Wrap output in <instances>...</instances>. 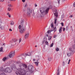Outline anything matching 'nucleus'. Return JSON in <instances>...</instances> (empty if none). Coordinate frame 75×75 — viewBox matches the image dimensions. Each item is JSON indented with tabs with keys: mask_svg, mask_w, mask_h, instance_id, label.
Wrapping results in <instances>:
<instances>
[{
	"mask_svg": "<svg viewBox=\"0 0 75 75\" xmlns=\"http://www.w3.org/2000/svg\"><path fill=\"white\" fill-rule=\"evenodd\" d=\"M27 68V66L25 64H21L19 65L17 69L16 74L17 75H25L26 73L25 69Z\"/></svg>",
	"mask_w": 75,
	"mask_h": 75,
	"instance_id": "1",
	"label": "nucleus"
},
{
	"mask_svg": "<svg viewBox=\"0 0 75 75\" xmlns=\"http://www.w3.org/2000/svg\"><path fill=\"white\" fill-rule=\"evenodd\" d=\"M24 19H22L21 23V25H19L18 27L19 29L20 30L19 31L21 34H23L25 32L26 30L25 26L24 25Z\"/></svg>",
	"mask_w": 75,
	"mask_h": 75,
	"instance_id": "2",
	"label": "nucleus"
},
{
	"mask_svg": "<svg viewBox=\"0 0 75 75\" xmlns=\"http://www.w3.org/2000/svg\"><path fill=\"white\" fill-rule=\"evenodd\" d=\"M28 69H27V68L25 69L26 75H31L32 74H33L34 71H33L34 69V67L32 65H30L28 67Z\"/></svg>",
	"mask_w": 75,
	"mask_h": 75,
	"instance_id": "3",
	"label": "nucleus"
},
{
	"mask_svg": "<svg viewBox=\"0 0 75 75\" xmlns=\"http://www.w3.org/2000/svg\"><path fill=\"white\" fill-rule=\"evenodd\" d=\"M50 10V8H41L40 9V11L41 14H42V16H44V15L45 14H47L49 11Z\"/></svg>",
	"mask_w": 75,
	"mask_h": 75,
	"instance_id": "4",
	"label": "nucleus"
},
{
	"mask_svg": "<svg viewBox=\"0 0 75 75\" xmlns=\"http://www.w3.org/2000/svg\"><path fill=\"white\" fill-rule=\"evenodd\" d=\"M11 68L7 67L4 69V71L5 72H8V73H11L12 72V71L13 70H15L16 69V67L15 65H13L11 66Z\"/></svg>",
	"mask_w": 75,
	"mask_h": 75,
	"instance_id": "5",
	"label": "nucleus"
},
{
	"mask_svg": "<svg viewBox=\"0 0 75 75\" xmlns=\"http://www.w3.org/2000/svg\"><path fill=\"white\" fill-rule=\"evenodd\" d=\"M34 11V10L32 8H28L27 9L26 15L28 17H30L31 14H32V12Z\"/></svg>",
	"mask_w": 75,
	"mask_h": 75,
	"instance_id": "6",
	"label": "nucleus"
},
{
	"mask_svg": "<svg viewBox=\"0 0 75 75\" xmlns=\"http://www.w3.org/2000/svg\"><path fill=\"white\" fill-rule=\"evenodd\" d=\"M74 52V49H72V47H71L69 48V51L67 53V56L68 57H70L71 54H72V53H73Z\"/></svg>",
	"mask_w": 75,
	"mask_h": 75,
	"instance_id": "7",
	"label": "nucleus"
},
{
	"mask_svg": "<svg viewBox=\"0 0 75 75\" xmlns=\"http://www.w3.org/2000/svg\"><path fill=\"white\" fill-rule=\"evenodd\" d=\"M14 55H15V51H13L10 53L9 57L10 58H12V57H13L14 56Z\"/></svg>",
	"mask_w": 75,
	"mask_h": 75,
	"instance_id": "8",
	"label": "nucleus"
},
{
	"mask_svg": "<svg viewBox=\"0 0 75 75\" xmlns=\"http://www.w3.org/2000/svg\"><path fill=\"white\" fill-rule=\"evenodd\" d=\"M4 70H3V68H0V73H1L0 75H6V74L3 73H2Z\"/></svg>",
	"mask_w": 75,
	"mask_h": 75,
	"instance_id": "9",
	"label": "nucleus"
},
{
	"mask_svg": "<svg viewBox=\"0 0 75 75\" xmlns=\"http://www.w3.org/2000/svg\"><path fill=\"white\" fill-rule=\"evenodd\" d=\"M29 36V33H28V32H26L25 36V39H26V38H28Z\"/></svg>",
	"mask_w": 75,
	"mask_h": 75,
	"instance_id": "10",
	"label": "nucleus"
},
{
	"mask_svg": "<svg viewBox=\"0 0 75 75\" xmlns=\"http://www.w3.org/2000/svg\"><path fill=\"white\" fill-rule=\"evenodd\" d=\"M0 28L1 30H4V29H5V26L4 25L0 24Z\"/></svg>",
	"mask_w": 75,
	"mask_h": 75,
	"instance_id": "11",
	"label": "nucleus"
},
{
	"mask_svg": "<svg viewBox=\"0 0 75 75\" xmlns=\"http://www.w3.org/2000/svg\"><path fill=\"white\" fill-rule=\"evenodd\" d=\"M62 27H61L59 28V31L60 33H61V32H62Z\"/></svg>",
	"mask_w": 75,
	"mask_h": 75,
	"instance_id": "12",
	"label": "nucleus"
},
{
	"mask_svg": "<svg viewBox=\"0 0 75 75\" xmlns=\"http://www.w3.org/2000/svg\"><path fill=\"white\" fill-rule=\"evenodd\" d=\"M35 64L36 66H38V64H39V62H35Z\"/></svg>",
	"mask_w": 75,
	"mask_h": 75,
	"instance_id": "13",
	"label": "nucleus"
},
{
	"mask_svg": "<svg viewBox=\"0 0 75 75\" xmlns=\"http://www.w3.org/2000/svg\"><path fill=\"white\" fill-rule=\"evenodd\" d=\"M52 38V36H49L48 38V40L51 41V39Z\"/></svg>",
	"mask_w": 75,
	"mask_h": 75,
	"instance_id": "14",
	"label": "nucleus"
},
{
	"mask_svg": "<svg viewBox=\"0 0 75 75\" xmlns=\"http://www.w3.org/2000/svg\"><path fill=\"white\" fill-rule=\"evenodd\" d=\"M46 4L48 5H50V4H51V2H50V1H47L46 2Z\"/></svg>",
	"mask_w": 75,
	"mask_h": 75,
	"instance_id": "15",
	"label": "nucleus"
},
{
	"mask_svg": "<svg viewBox=\"0 0 75 75\" xmlns=\"http://www.w3.org/2000/svg\"><path fill=\"white\" fill-rule=\"evenodd\" d=\"M14 21H11L10 24H11V25H14Z\"/></svg>",
	"mask_w": 75,
	"mask_h": 75,
	"instance_id": "16",
	"label": "nucleus"
},
{
	"mask_svg": "<svg viewBox=\"0 0 75 75\" xmlns=\"http://www.w3.org/2000/svg\"><path fill=\"white\" fill-rule=\"evenodd\" d=\"M57 18H55L54 19V24H56V23H57Z\"/></svg>",
	"mask_w": 75,
	"mask_h": 75,
	"instance_id": "17",
	"label": "nucleus"
},
{
	"mask_svg": "<svg viewBox=\"0 0 75 75\" xmlns=\"http://www.w3.org/2000/svg\"><path fill=\"white\" fill-rule=\"evenodd\" d=\"M72 47L73 48H71L72 49H74H74H75V45H73L72 46Z\"/></svg>",
	"mask_w": 75,
	"mask_h": 75,
	"instance_id": "18",
	"label": "nucleus"
},
{
	"mask_svg": "<svg viewBox=\"0 0 75 75\" xmlns=\"http://www.w3.org/2000/svg\"><path fill=\"white\" fill-rule=\"evenodd\" d=\"M54 15L56 17H58V13H54Z\"/></svg>",
	"mask_w": 75,
	"mask_h": 75,
	"instance_id": "19",
	"label": "nucleus"
},
{
	"mask_svg": "<svg viewBox=\"0 0 75 75\" xmlns=\"http://www.w3.org/2000/svg\"><path fill=\"white\" fill-rule=\"evenodd\" d=\"M12 40L14 42H16V41H17V39H12Z\"/></svg>",
	"mask_w": 75,
	"mask_h": 75,
	"instance_id": "20",
	"label": "nucleus"
},
{
	"mask_svg": "<svg viewBox=\"0 0 75 75\" xmlns=\"http://www.w3.org/2000/svg\"><path fill=\"white\" fill-rule=\"evenodd\" d=\"M11 63L10 62H8L7 63V65L8 66H9L10 65Z\"/></svg>",
	"mask_w": 75,
	"mask_h": 75,
	"instance_id": "21",
	"label": "nucleus"
},
{
	"mask_svg": "<svg viewBox=\"0 0 75 75\" xmlns=\"http://www.w3.org/2000/svg\"><path fill=\"white\" fill-rule=\"evenodd\" d=\"M3 47H1L0 48V52H3Z\"/></svg>",
	"mask_w": 75,
	"mask_h": 75,
	"instance_id": "22",
	"label": "nucleus"
},
{
	"mask_svg": "<svg viewBox=\"0 0 75 75\" xmlns=\"http://www.w3.org/2000/svg\"><path fill=\"white\" fill-rule=\"evenodd\" d=\"M54 33H55V32L57 31V28L56 27H55L54 28Z\"/></svg>",
	"mask_w": 75,
	"mask_h": 75,
	"instance_id": "23",
	"label": "nucleus"
},
{
	"mask_svg": "<svg viewBox=\"0 0 75 75\" xmlns=\"http://www.w3.org/2000/svg\"><path fill=\"white\" fill-rule=\"evenodd\" d=\"M52 59V58L51 57H49L48 58V61H50Z\"/></svg>",
	"mask_w": 75,
	"mask_h": 75,
	"instance_id": "24",
	"label": "nucleus"
},
{
	"mask_svg": "<svg viewBox=\"0 0 75 75\" xmlns=\"http://www.w3.org/2000/svg\"><path fill=\"white\" fill-rule=\"evenodd\" d=\"M46 41L45 40H44L42 41V44H44L45 43Z\"/></svg>",
	"mask_w": 75,
	"mask_h": 75,
	"instance_id": "25",
	"label": "nucleus"
},
{
	"mask_svg": "<svg viewBox=\"0 0 75 75\" xmlns=\"http://www.w3.org/2000/svg\"><path fill=\"white\" fill-rule=\"evenodd\" d=\"M51 27H52L53 28H54V24L53 23H52L51 24Z\"/></svg>",
	"mask_w": 75,
	"mask_h": 75,
	"instance_id": "26",
	"label": "nucleus"
},
{
	"mask_svg": "<svg viewBox=\"0 0 75 75\" xmlns=\"http://www.w3.org/2000/svg\"><path fill=\"white\" fill-rule=\"evenodd\" d=\"M27 55H28V56H30V55H31V53L30 52H28Z\"/></svg>",
	"mask_w": 75,
	"mask_h": 75,
	"instance_id": "27",
	"label": "nucleus"
},
{
	"mask_svg": "<svg viewBox=\"0 0 75 75\" xmlns=\"http://www.w3.org/2000/svg\"><path fill=\"white\" fill-rule=\"evenodd\" d=\"M57 75H59V69H58L57 71Z\"/></svg>",
	"mask_w": 75,
	"mask_h": 75,
	"instance_id": "28",
	"label": "nucleus"
},
{
	"mask_svg": "<svg viewBox=\"0 0 75 75\" xmlns=\"http://www.w3.org/2000/svg\"><path fill=\"white\" fill-rule=\"evenodd\" d=\"M6 59H7V58L6 57H4L3 58V60L4 61H5V60H6Z\"/></svg>",
	"mask_w": 75,
	"mask_h": 75,
	"instance_id": "29",
	"label": "nucleus"
},
{
	"mask_svg": "<svg viewBox=\"0 0 75 75\" xmlns=\"http://www.w3.org/2000/svg\"><path fill=\"white\" fill-rule=\"evenodd\" d=\"M53 45H54V43H52L50 45V47H53Z\"/></svg>",
	"mask_w": 75,
	"mask_h": 75,
	"instance_id": "30",
	"label": "nucleus"
},
{
	"mask_svg": "<svg viewBox=\"0 0 75 75\" xmlns=\"http://www.w3.org/2000/svg\"><path fill=\"white\" fill-rule=\"evenodd\" d=\"M45 43L46 45H48V42L46 41Z\"/></svg>",
	"mask_w": 75,
	"mask_h": 75,
	"instance_id": "31",
	"label": "nucleus"
},
{
	"mask_svg": "<svg viewBox=\"0 0 75 75\" xmlns=\"http://www.w3.org/2000/svg\"><path fill=\"white\" fill-rule=\"evenodd\" d=\"M56 50L57 51H59V49L57 47L56 48Z\"/></svg>",
	"mask_w": 75,
	"mask_h": 75,
	"instance_id": "32",
	"label": "nucleus"
},
{
	"mask_svg": "<svg viewBox=\"0 0 75 75\" xmlns=\"http://www.w3.org/2000/svg\"><path fill=\"white\" fill-rule=\"evenodd\" d=\"M57 1L59 4L61 3V0H57Z\"/></svg>",
	"mask_w": 75,
	"mask_h": 75,
	"instance_id": "33",
	"label": "nucleus"
},
{
	"mask_svg": "<svg viewBox=\"0 0 75 75\" xmlns=\"http://www.w3.org/2000/svg\"><path fill=\"white\" fill-rule=\"evenodd\" d=\"M25 11H26V10H25V8H24V9H23V12H25Z\"/></svg>",
	"mask_w": 75,
	"mask_h": 75,
	"instance_id": "34",
	"label": "nucleus"
},
{
	"mask_svg": "<svg viewBox=\"0 0 75 75\" xmlns=\"http://www.w3.org/2000/svg\"><path fill=\"white\" fill-rule=\"evenodd\" d=\"M61 24L62 25V27H63V26H64V23H62Z\"/></svg>",
	"mask_w": 75,
	"mask_h": 75,
	"instance_id": "35",
	"label": "nucleus"
},
{
	"mask_svg": "<svg viewBox=\"0 0 75 75\" xmlns=\"http://www.w3.org/2000/svg\"><path fill=\"white\" fill-rule=\"evenodd\" d=\"M21 39L20 38L19 40V43H20V42H21Z\"/></svg>",
	"mask_w": 75,
	"mask_h": 75,
	"instance_id": "36",
	"label": "nucleus"
},
{
	"mask_svg": "<svg viewBox=\"0 0 75 75\" xmlns=\"http://www.w3.org/2000/svg\"><path fill=\"white\" fill-rule=\"evenodd\" d=\"M63 66H64V65H65V62H63Z\"/></svg>",
	"mask_w": 75,
	"mask_h": 75,
	"instance_id": "37",
	"label": "nucleus"
},
{
	"mask_svg": "<svg viewBox=\"0 0 75 75\" xmlns=\"http://www.w3.org/2000/svg\"><path fill=\"white\" fill-rule=\"evenodd\" d=\"M54 31V29H52L51 30H50V32H51V31Z\"/></svg>",
	"mask_w": 75,
	"mask_h": 75,
	"instance_id": "38",
	"label": "nucleus"
},
{
	"mask_svg": "<svg viewBox=\"0 0 75 75\" xmlns=\"http://www.w3.org/2000/svg\"><path fill=\"white\" fill-rule=\"evenodd\" d=\"M50 30H48L47 32V33H48V34H49L50 33Z\"/></svg>",
	"mask_w": 75,
	"mask_h": 75,
	"instance_id": "39",
	"label": "nucleus"
},
{
	"mask_svg": "<svg viewBox=\"0 0 75 75\" xmlns=\"http://www.w3.org/2000/svg\"><path fill=\"white\" fill-rule=\"evenodd\" d=\"M55 10V9H54H54H52V11H57V10Z\"/></svg>",
	"mask_w": 75,
	"mask_h": 75,
	"instance_id": "40",
	"label": "nucleus"
},
{
	"mask_svg": "<svg viewBox=\"0 0 75 75\" xmlns=\"http://www.w3.org/2000/svg\"><path fill=\"white\" fill-rule=\"evenodd\" d=\"M4 1V0H0V1H1V2H3Z\"/></svg>",
	"mask_w": 75,
	"mask_h": 75,
	"instance_id": "41",
	"label": "nucleus"
},
{
	"mask_svg": "<svg viewBox=\"0 0 75 75\" xmlns=\"http://www.w3.org/2000/svg\"><path fill=\"white\" fill-rule=\"evenodd\" d=\"M25 8H26V7H27V5L25 4Z\"/></svg>",
	"mask_w": 75,
	"mask_h": 75,
	"instance_id": "42",
	"label": "nucleus"
},
{
	"mask_svg": "<svg viewBox=\"0 0 75 75\" xmlns=\"http://www.w3.org/2000/svg\"><path fill=\"white\" fill-rule=\"evenodd\" d=\"M8 10H9V11H10L11 10V9H10V8H8Z\"/></svg>",
	"mask_w": 75,
	"mask_h": 75,
	"instance_id": "43",
	"label": "nucleus"
},
{
	"mask_svg": "<svg viewBox=\"0 0 75 75\" xmlns=\"http://www.w3.org/2000/svg\"><path fill=\"white\" fill-rule=\"evenodd\" d=\"M65 28H63V31H65Z\"/></svg>",
	"mask_w": 75,
	"mask_h": 75,
	"instance_id": "44",
	"label": "nucleus"
},
{
	"mask_svg": "<svg viewBox=\"0 0 75 75\" xmlns=\"http://www.w3.org/2000/svg\"><path fill=\"white\" fill-rule=\"evenodd\" d=\"M73 6L75 7V2L73 4Z\"/></svg>",
	"mask_w": 75,
	"mask_h": 75,
	"instance_id": "45",
	"label": "nucleus"
},
{
	"mask_svg": "<svg viewBox=\"0 0 75 75\" xmlns=\"http://www.w3.org/2000/svg\"><path fill=\"white\" fill-rule=\"evenodd\" d=\"M66 28L67 30H68V26H67Z\"/></svg>",
	"mask_w": 75,
	"mask_h": 75,
	"instance_id": "46",
	"label": "nucleus"
},
{
	"mask_svg": "<svg viewBox=\"0 0 75 75\" xmlns=\"http://www.w3.org/2000/svg\"><path fill=\"white\" fill-rule=\"evenodd\" d=\"M27 54H24V57H25L26 56H27Z\"/></svg>",
	"mask_w": 75,
	"mask_h": 75,
	"instance_id": "47",
	"label": "nucleus"
},
{
	"mask_svg": "<svg viewBox=\"0 0 75 75\" xmlns=\"http://www.w3.org/2000/svg\"><path fill=\"white\" fill-rule=\"evenodd\" d=\"M5 38L4 37L2 38V39H4V40H5Z\"/></svg>",
	"mask_w": 75,
	"mask_h": 75,
	"instance_id": "48",
	"label": "nucleus"
},
{
	"mask_svg": "<svg viewBox=\"0 0 75 75\" xmlns=\"http://www.w3.org/2000/svg\"><path fill=\"white\" fill-rule=\"evenodd\" d=\"M35 7H37V4H35Z\"/></svg>",
	"mask_w": 75,
	"mask_h": 75,
	"instance_id": "49",
	"label": "nucleus"
},
{
	"mask_svg": "<svg viewBox=\"0 0 75 75\" xmlns=\"http://www.w3.org/2000/svg\"><path fill=\"white\" fill-rule=\"evenodd\" d=\"M9 31H12V30H11V29H9Z\"/></svg>",
	"mask_w": 75,
	"mask_h": 75,
	"instance_id": "50",
	"label": "nucleus"
},
{
	"mask_svg": "<svg viewBox=\"0 0 75 75\" xmlns=\"http://www.w3.org/2000/svg\"><path fill=\"white\" fill-rule=\"evenodd\" d=\"M11 4H9L8 5L9 7H11Z\"/></svg>",
	"mask_w": 75,
	"mask_h": 75,
	"instance_id": "51",
	"label": "nucleus"
},
{
	"mask_svg": "<svg viewBox=\"0 0 75 75\" xmlns=\"http://www.w3.org/2000/svg\"><path fill=\"white\" fill-rule=\"evenodd\" d=\"M25 0H22V1L23 2V3H24V2H25Z\"/></svg>",
	"mask_w": 75,
	"mask_h": 75,
	"instance_id": "52",
	"label": "nucleus"
},
{
	"mask_svg": "<svg viewBox=\"0 0 75 75\" xmlns=\"http://www.w3.org/2000/svg\"><path fill=\"white\" fill-rule=\"evenodd\" d=\"M8 16V17H9L10 18V17H11V15H9Z\"/></svg>",
	"mask_w": 75,
	"mask_h": 75,
	"instance_id": "53",
	"label": "nucleus"
},
{
	"mask_svg": "<svg viewBox=\"0 0 75 75\" xmlns=\"http://www.w3.org/2000/svg\"><path fill=\"white\" fill-rule=\"evenodd\" d=\"M57 37V36H56V35H54V38H55V37Z\"/></svg>",
	"mask_w": 75,
	"mask_h": 75,
	"instance_id": "54",
	"label": "nucleus"
},
{
	"mask_svg": "<svg viewBox=\"0 0 75 75\" xmlns=\"http://www.w3.org/2000/svg\"><path fill=\"white\" fill-rule=\"evenodd\" d=\"M73 16L72 15H71V16H70V17H71V18Z\"/></svg>",
	"mask_w": 75,
	"mask_h": 75,
	"instance_id": "55",
	"label": "nucleus"
},
{
	"mask_svg": "<svg viewBox=\"0 0 75 75\" xmlns=\"http://www.w3.org/2000/svg\"><path fill=\"white\" fill-rule=\"evenodd\" d=\"M39 60H40V59H38L37 60V61H39Z\"/></svg>",
	"mask_w": 75,
	"mask_h": 75,
	"instance_id": "56",
	"label": "nucleus"
},
{
	"mask_svg": "<svg viewBox=\"0 0 75 75\" xmlns=\"http://www.w3.org/2000/svg\"><path fill=\"white\" fill-rule=\"evenodd\" d=\"M35 61V59H33V61Z\"/></svg>",
	"mask_w": 75,
	"mask_h": 75,
	"instance_id": "57",
	"label": "nucleus"
},
{
	"mask_svg": "<svg viewBox=\"0 0 75 75\" xmlns=\"http://www.w3.org/2000/svg\"><path fill=\"white\" fill-rule=\"evenodd\" d=\"M70 61H71V60H70V59H69V62H70Z\"/></svg>",
	"mask_w": 75,
	"mask_h": 75,
	"instance_id": "58",
	"label": "nucleus"
},
{
	"mask_svg": "<svg viewBox=\"0 0 75 75\" xmlns=\"http://www.w3.org/2000/svg\"><path fill=\"white\" fill-rule=\"evenodd\" d=\"M7 15H8V16L9 15V13H7Z\"/></svg>",
	"mask_w": 75,
	"mask_h": 75,
	"instance_id": "59",
	"label": "nucleus"
},
{
	"mask_svg": "<svg viewBox=\"0 0 75 75\" xmlns=\"http://www.w3.org/2000/svg\"><path fill=\"white\" fill-rule=\"evenodd\" d=\"M0 22H1V23H3V22L2 21H1Z\"/></svg>",
	"mask_w": 75,
	"mask_h": 75,
	"instance_id": "60",
	"label": "nucleus"
},
{
	"mask_svg": "<svg viewBox=\"0 0 75 75\" xmlns=\"http://www.w3.org/2000/svg\"><path fill=\"white\" fill-rule=\"evenodd\" d=\"M46 36H47V37H48V35L47 34V35H46Z\"/></svg>",
	"mask_w": 75,
	"mask_h": 75,
	"instance_id": "61",
	"label": "nucleus"
},
{
	"mask_svg": "<svg viewBox=\"0 0 75 75\" xmlns=\"http://www.w3.org/2000/svg\"><path fill=\"white\" fill-rule=\"evenodd\" d=\"M9 1H13V0H9Z\"/></svg>",
	"mask_w": 75,
	"mask_h": 75,
	"instance_id": "62",
	"label": "nucleus"
},
{
	"mask_svg": "<svg viewBox=\"0 0 75 75\" xmlns=\"http://www.w3.org/2000/svg\"><path fill=\"white\" fill-rule=\"evenodd\" d=\"M65 0H62V2L63 1H65Z\"/></svg>",
	"mask_w": 75,
	"mask_h": 75,
	"instance_id": "63",
	"label": "nucleus"
},
{
	"mask_svg": "<svg viewBox=\"0 0 75 75\" xmlns=\"http://www.w3.org/2000/svg\"><path fill=\"white\" fill-rule=\"evenodd\" d=\"M16 1V0H13V1Z\"/></svg>",
	"mask_w": 75,
	"mask_h": 75,
	"instance_id": "64",
	"label": "nucleus"
}]
</instances>
